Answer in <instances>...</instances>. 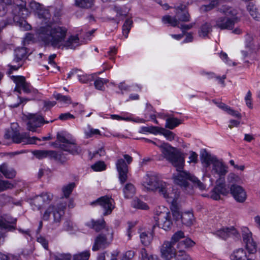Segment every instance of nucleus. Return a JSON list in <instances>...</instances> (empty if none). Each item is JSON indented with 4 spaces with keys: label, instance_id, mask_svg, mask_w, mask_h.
<instances>
[{
    "label": "nucleus",
    "instance_id": "obj_38",
    "mask_svg": "<svg viewBox=\"0 0 260 260\" xmlns=\"http://www.w3.org/2000/svg\"><path fill=\"white\" fill-rule=\"evenodd\" d=\"M79 81L82 83H87L90 81L94 80V74L87 75V74H77Z\"/></svg>",
    "mask_w": 260,
    "mask_h": 260
},
{
    "label": "nucleus",
    "instance_id": "obj_50",
    "mask_svg": "<svg viewBox=\"0 0 260 260\" xmlns=\"http://www.w3.org/2000/svg\"><path fill=\"white\" fill-rule=\"evenodd\" d=\"M176 260H192L191 257L183 250L179 251L176 256Z\"/></svg>",
    "mask_w": 260,
    "mask_h": 260
},
{
    "label": "nucleus",
    "instance_id": "obj_35",
    "mask_svg": "<svg viewBox=\"0 0 260 260\" xmlns=\"http://www.w3.org/2000/svg\"><path fill=\"white\" fill-rule=\"evenodd\" d=\"M133 25V21L131 19H127L122 26V34L125 38L128 37V34Z\"/></svg>",
    "mask_w": 260,
    "mask_h": 260
},
{
    "label": "nucleus",
    "instance_id": "obj_59",
    "mask_svg": "<svg viewBox=\"0 0 260 260\" xmlns=\"http://www.w3.org/2000/svg\"><path fill=\"white\" fill-rule=\"evenodd\" d=\"M74 118V116L70 113H62L59 116V119L63 121L68 120L69 119H73Z\"/></svg>",
    "mask_w": 260,
    "mask_h": 260
},
{
    "label": "nucleus",
    "instance_id": "obj_21",
    "mask_svg": "<svg viewBox=\"0 0 260 260\" xmlns=\"http://www.w3.org/2000/svg\"><path fill=\"white\" fill-rule=\"evenodd\" d=\"M16 219L9 218L8 217L0 218V229L2 230H6L8 231H11L15 229V225L11 224H16Z\"/></svg>",
    "mask_w": 260,
    "mask_h": 260
},
{
    "label": "nucleus",
    "instance_id": "obj_36",
    "mask_svg": "<svg viewBox=\"0 0 260 260\" xmlns=\"http://www.w3.org/2000/svg\"><path fill=\"white\" fill-rule=\"evenodd\" d=\"M158 133L164 136L165 137L170 141L173 140L175 136V134L172 132L162 127L159 128Z\"/></svg>",
    "mask_w": 260,
    "mask_h": 260
},
{
    "label": "nucleus",
    "instance_id": "obj_10",
    "mask_svg": "<svg viewBox=\"0 0 260 260\" xmlns=\"http://www.w3.org/2000/svg\"><path fill=\"white\" fill-rule=\"evenodd\" d=\"M185 7L181 6L178 7V11L176 13V17H172L169 15L165 16L162 18V21L165 24H169L172 26H176L178 24V21H189V16L188 13L185 10Z\"/></svg>",
    "mask_w": 260,
    "mask_h": 260
},
{
    "label": "nucleus",
    "instance_id": "obj_24",
    "mask_svg": "<svg viewBox=\"0 0 260 260\" xmlns=\"http://www.w3.org/2000/svg\"><path fill=\"white\" fill-rule=\"evenodd\" d=\"M32 153L38 159H43L47 156L55 157L56 155V152L52 150H35Z\"/></svg>",
    "mask_w": 260,
    "mask_h": 260
},
{
    "label": "nucleus",
    "instance_id": "obj_7",
    "mask_svg": "<svg viewBox=\"0 0 260 260\" xmlns=\"http://www.w3.org/2000/svg\"><path fill=\"white\" fill-rule=\"evenodd\" d=\"M57 139L62 143L60 145V148L61 149L74 155L79 154L81 152V147L76 144V140L70 135L64 136L61 134H58Z\"/></svg>",
    "mask_w": 260,
    "mask_h": 260
},
{
    "label": "nucleus",
    "instance_id": "obj_34",
    "mask_svg": "<svg viewBox=\"0 0 260 260\" xmlns=\"http://www.w3.org/2000/svg\"><path fill=\"white\" fill-rule=\"evenodd\" d=\"M94 85L95 88L100 90H104L105 89L104 85L109 82L108 79L99 77H97L96 78H94Z\"/></svg>",
    "mask_w": 260,
    "mask_h": 260
},
{
    "label": "nucleus",
    "instance_id": "obj_48",
    "mask_svg": "<svg viewBox=\"0 0 260 260\" xmlns=\"http://www.w3.org/2000/svg\"><path fill=\"white\" fill-rule=\"evenodd\" d=\"M14 185L8 180L0 179V191L13 188Z\"/></svg>",
    "mask_w": 260,
    "mask_h": 260
},
{
    "label": "nucleus",
    "instance_id": "obj_53",
    "mask_svg": "<svg viewBox=\"0 0 260 260\" xmlns=\"http://www.w3.org/2000/svg\"><path fill=\"white\" fill-rule=\"evenodd\" d=\"M228 179L230 183H240L241 181V178L234 173H230L228 177Z\"/></svg>",
    "mask_w": 260,
    "mask_h": 260
},
{
    "label": "nucleus",
    "instance_id": "obj_60",
    "mask_svg": "<svg viewBox=\"0 0 260 260\" xmlns=\"http://www.w3.org/2000/svg\"><path fill=\"white\" fill-rule=\"evenodd\" d=\"M37 241L42 244L45 249H48V241L43 237H39L37 239Z\"/></svg>",
    "mask_w": 260,
    "mask_h": 260
},
{
    "label": "nucleus",
    "instance_id": "obj_23",
    "mask_svg": "<svg viewBox=\"0 0 260 260\" xmlns=\"http://www.w3.org/2000/svg\"><path fill=\"white\" fill-rule=\"evenodd\" d=\"M26 49L24 47L18 48L16 49L14 52V58L13 61L15 62H22V60L26 57Z\"/></svg>",
    "mask_w": 260,
    "mask_h": 260
},
{
    "label": "nucleus",
    "instance_id": "obj_57",
    "mask_svg": "<svg viewBox=\"0 0 260 260\" xmlns=\"http://www.w3.org/2000/svg\"><path fill=\"white\" fill-rule=\"evenodd\" d=\"M229 114L237 117L239 119H241L242 116L241 114L237 111H236L233 109H232L230 107H229L228 110L226 112Z\"/></svg>",
    "mask_w": 260,
    "mask_h": 260
},
{
    "label": "nucleus",
    "instance_id": "obj_9",
    "mask_svg": "<svg viewBox=\"0 0 260 260\" xmlns=\"http://www.w3.org/2000/svg\"><path fill=\"white\" fill-rule=\"evenodd\" d=\"M29 7L32 10L37 14L39 18L44 20L45 23L47 24L46 25H54L55 23H58V21L55 20L54 18L51 20V14L49 10L44 9L43 6L39 3L32 1L29 3Z\"/></svg>",
    "mask_w": 260,
    "mask_h": 260
},
{
    "label": "nucleus",
    "instance_id": "obj_18",
    "mask_svg": "<svg viewBox=\"0 0 260 260\" xmlns=\"http://www.w3.org/2000/svg\"><path fill=\"white\" fill-rule=\"evenodd\" d=\"M231 193L235 199L239 202L242 203L246 199V193L245 189L241 186L233 184L230 188Z\"/></svg>",
    "mask_w": 260,
    "mask_h": 260
},
{
    "label": "nucleus",
    "instance_id": "obj_41",
    "mask_svg": "<svg viewBox=\"0 0 260 260\" xmlns=\"http://www.w3.org/2000/svg\"><path fill=\"white\" fill-rule=\"evenodd\" d=\"M247 10L254 19H257L259 18V14L257 9L252 3H249L247 5Z\"/></svg>",
    "mask_w": 260,
    "mask_h": 260
},
{
    "label": "nucleus",
    "instance_id": "obj_3",
    "mask_svg": "<svg viewBox=\"0 0 260 260\" xmlns=\"http://www.w3.org/2000/svg\"><path fill=\"white\" fill-rule=\"evenodd\" d=\"M142 184L147 191L157 192L169 202H174L179 197L178 193L173 191L171 184L161 180L155 174L146 175L143 178Z\"/></svg>",
    "mask_w": 260,
    "mask_h": 260
},
{
    "label": "nucleus",
    "instance_id": "obj_43",
    "mask_svg": "<svg viewBox=\"0 0 260 260\" xmlns=\"http://www.w3.org/2000/svg\"><path fill=\"white\" fill-rule=\"evenodd\" d=\"M53 195L50 192H43L40 196H38L37 199L42 200L44 203L48 204L52 200Z\"/></svg>",
    "mask_w": 260,
    "mask_h": 260
},
{
    "label": "nucleus",
    "instance_id": "obj_39",
    "mask_svg": "<svg viewBox=\"0 0 260 260\" xmlns=\"http://www.w3.org/2000/svg\"><path fill=\"white\" fill-rule=\"evenodd\" d=\"M195 244L194 242L189 238H186L185 240L180 242L178 244V248L181 249H185L191 247Z\"/></svg>",
    "mask_w": 260,
    "mask_h": 260
},
{
    "label": "nucleus",
    "instance_id": "obj_61",
    "mask_svg": "<svg viewBox=\"0 0 260 260\" xmlns=\"http://www.w3.org/2000/svg\"><path fill=\"white\" fill-rule=\"evenodd\" d=\"M171 215L172 217L173 216L174 220L176 221L182 219V214H181L178 210H173Z\"/></svg>",
    "mask_w": 260,
    "mask_h": 260
},
{
    "label": "nucleus",
    "instance_id": "obj_63",
    "mask_svg": "<svg viewBox=\"0 0 260 260\" xmlns=\"http://www.w3.org/2000/svg\"><path fill=\"white\" fill-rule=\"evenodd\" d=\"M240 119H239V120H234V119L230 120L229 121L230 124H229V127L230 128L232 129L234 127L239 126V125L240 123Z\"/></svg>",
    "mask_w": 260,
    "mask_h": 260
},
{
    "label": "nucleus",
    "instance_id": "obj_44",
    "mask_svg": "<svg viewBox=\"0 0 260 260\" xmlns=\"http://www.w3.org/2000/svg\"><path fill=\"white\" fill-rule=\"evenodd\" d=\"M75 187L74 183H70L64 186H63L62 188V192L63 193L64 197L67 199L70 194L72 192L73 188Z\"/></svg>",
    "mask_w": 260,
    "mask_h": 260
},
{
    "label": "nucleus",
    "instance_id": "obj_1",
    "mask_svg": "<svg viewBox=\"0 0 260 260\" xmlns=\"http://www.w3.org/2000/svg\"><path fill=\"white\" fill-rule=\"evenodd\" d=\"M146 141L159 146L164 157L176 168L177 172L173 176L175 184L182 188L186 189L189 187L188 180H190L194 183V185H196L200 189H205L206 186L196 177L187 172L181 170L184 165V159L181 154L174 151V148L167 143H163L159 145L151 140L146 139Z\"/></svg>",
    "mask_w": 260,
    "mask_h": 260
},
{
    "label": "nucleus",
    "instance_id": "obj_46",
    "mask_svg": "<svg viewBox=\"0 0 260 260\" xmlns=\"http://www.w3.org/2000/svg\"><path fill=\"white\" fill-rule=\"evenodd\" d=\"M89 251L86 250L74 256V260H88L90 257Z\"/></svg>",
    "mask_w": 260,
    "mask_h": 260
},
{
    "label": "nucleus",
    "instance_id": "obj_30",
    "mask_svg": "<svg viewBox=\"0 0 260 260\" xmlns=\"http://www.w3.org/2000/svg\"><path fill=\"white\" fill-rule=\"evenodd\" d=\"M94 0H75V5L78 7L89 9L94 5Z\"/></svg>",
    "mask_w": 260,
    "mask_h": 260
},
{
    "label": "nucleus",
    "instance_id": "obj_29",
    "mask_svg": "<svg viewBox=\"0 0 260 260\" xmlns=\"http://www.w3.org/2000/svg\"><path fill=\"white\" fill-rule=\"evenodd\" d=\"M215 191H218L221 194L226 195L228 193V190L225 187V184L224 182V178L220 179L217 181V184L214 187Z\"/></svg>",
    "mask_w": 260,
    "mask_h": 260
},
{
    "label": "nucleus",
    "instance_id": "obj_32",
    "mask_svg": "<svg viewBox=\"0 0 260 260\" xmlns=\"http://www.w3.org/2000/svg\"><path fill=\"white\" fill-rule=\"evenodd\" d=\"M12 0H0V16H5L8 11V7L11 5Z\"/></svg>",
    "mask_w": 260,
    "mask_h": 260
},
{
    "label": "nucleus",
    "instance_id": "obj_4",
    "mask_svg": "<svg viewBox=\"0 0 260 260\" xmlns=\"http://www.w3.org/2000/svg\"><path fill=\"white\" fill-rule=\"evenodd\" d=\"M201 157L205 167H208L212 165L211 173L214 176L218 177L220 180L224 178V176L228 173V167L221 160L207 152L203 153Z\"/></svg>",
    "mask_w": 260,
    "mask_h": 260
},
{
    "label": "nucleus",
    "instance_id": "obj_62",
    "mask_svg": "<svg viewBox=\"0 0 260 260\" xmlns=\"http://www.w3.org/2000/svg\"><path fill=\"white\" fill-rule=\"evenodd\" d=\"M110 117L113 119H116L117 120H125V121H131L133 120L131 118L128 117H122L118 115H111Z\"/></svg>",
    "mask_w": 260,
    "mask_h": 260
},
{
    "label": "nucleus",
    "instance_id": "obj_51",
    "mask_svg": "<svg viewBox=\"0 0 260 260\" xmlns=\"http://www.w3.org/2000/svg\"><path fill=\"white\" fill-rule=\"evenodd\" d=\"M16 17L15 16L13 18H9L7 20H3L0 21V31L5 28L6 25L11 24L13 22L15 21L16 20Z\"/></svg>",
    "mask_w": 260,
    "mask_h": 260
},
{
    "label": "nucleus",
    "instance_id": "obj_28",
    "mask_svg": "<svg viewBox=\"0 0 260 260\" xmlns=\"http://www.w3.org/2000/svg\"><path fill=\"white\" fill-rule=\"evenodd\" d=\"M92 228L95 230L96 232H99L101 231L102 229H104V230L107 231L108 232H110V231H112V230H109L108 228L105 226V222L104 220H101L98 221H92Z\"/></svg>",
    "mask_w": 260,
    "mask_h": 260
},
{
    "label": "nucleus",
    "instance_id": "obj_15",
    "mask_svg": "<svg viewBox=\"0 0 260 260\" xmlns=\"http://www.w3.org/2000/svg\"><path fill=\"white\" fill-rule=\"evenodd\" d=\"M174 244L169 241L164 242L160 247L161 256L165 260H171L176 256V250Z\"/></svg>",
    "mask_w": 260,
    "mask_h": 260
},
{
    "label": "nucleus",
    "instance_id": "obj_8",
    "mask_svg": "<svg viewBox=\"0 0 260 260\" xmlns=\"http://www.w3.org/2000/svg\"><path fill=\"white\" fill-rule=\"evenodd\" d=\"M123 157L124 159L118 158L116 162L119 179L121 183H124L127 180L128 172V165L133 161L132 157L128 154L123 155Z\"/></svg>",
    "mask_w": 260,
    "mask_h": 260
},
{
    "label": "nucleus",
    "instance_id": "obj_19",
    "mask_svg": "<svg viewBox=\"0 0 260 260\" xmlns=\"http://www.w3.org/2000/svg\"><path fill=\"white\" fill-rule=\"evenodd\" d=\"M212 233L213 234L221 239H226L232 235L235 236L237 234V231L236 229L233 226L231 228L222 227L216 230L213 231Z\"/></svg>",
    "mask_w": 260,
    "mask_h": 260
},
{
    "label": "nucleus",
    "instance_id": "obj_11",
    "mask_svg": "<svg viewBox=\"0 0 260 260\" xmlns=\"http://www.w3.org/2000/svg\"><path fill=\"white\" fill-rule=\"evenodd\" d=\"M14 81L16 84L15 90L21 93V90L27 94H31L33 95L38 93L37 89L34 88L31 85L26 81L25 77L23 76L14 77Z\"/></svg>",
    "mask_w": 260,
    "mask_h": 260
},
{
    "label": "nucleus",
    "instance_id": "obj_31",
    "mask_svg": "<svg viewBox=\"0 0 260 260\" xmlns=\"http://www.w3.org/2000/svg\"><path fill=\"white\" fill-rule=\"evenodd\" d=\"M193 220V215L191 212H188L182 213V223L187 226L192 224Z\"/></svg>",
    "mask_w": 260,
    "mask_h": 260
},
{
    "label": "nucleus",
    "instance_id": "obj_13",
    "mask_svg": "<svg viewBox=\"0 0 260 260\" xmlns=\"http://www.w3.org/2000/svg\"><path fill=\"white\" fill-rule=\"evenodd\" d=\"M154 218L159 228L167 231L172 229L173 222L170 212H160Z\"/></svg>",
    "mask_w": 260,
    "mask_h": 260
},
{
    "label": "nucleus",
    "instance_id": "obj_54",
    "mask_svg": "<svg viewBox=\"0 0 260 260\" xmlns=\"http://www.w3.org/2000/svg\"><path fill=\"white\" fill-rule=\"evenodd\" d=\"M86 138L93 137L94 135H100V132L98 129L89 128L88 130L85 132Z\"/></svg>",
    "mask_w": 260,
    "mask_h": 260
},
{
    "label": "nucleus",
    "instance_id": "obj_5",
    "mask_svg": "<svg viewBox=\"0 0 260 260\" xmlns=\"http://www.w3.org/2000/svg\"><path fill=\"white\" fill-rule=\"evenodd\" d=\"M220 11L229 17H220L217 20L216 25L221 29H232L235 24L240 21V18L237 16V10L234 8L223 6L220 9Z\"/></svg>",
    "mask_w": 260,
    "mask_h": 260
},
{
    "label": "nucleus",
    "instance_id": "obj_55",
    "mask_svg": "<svg viewBox=\"0 0 260 260\" xmlns=\"http://www.w3.org/2000/svg\"><path fill=\"white\" fill-rule=\"evenodd\" d=\"M55 260H71V255L70 254H57L54 256Z\"/></svg>",
    "mask_w": 260,
    "mask_h": 260
},
{
    "label": "nucleus",
    "instance_id": "obj_17",
    "mask_svg": "<svg viewBox=\"0 0 260 260\" xmlns=\"http://www.w3.org/2000/svg\"><path fill=\"white\" fill-rule=\"evenodd\" d=\"M243 239L246 244V248L249 253L253 254L256 251V244L252 237V233L246 229L243 231Z\"/></svg>",
    "mask_w": 260,
    "mask_h": 260
},
{
    "label": "nucleus",
    "instance_id": "obj_49",
    "mask_svg": "<svg viewBox=\"0 0 260 260\" xmlns=\"http://www.w3.org/2000/svg\"><path fill=\"white\" fill-rule=\"evenodd\" d=\"M53 95L56 100L63 103L70 104L71 103V98L69 96L63 95L60 93H54Z\"/></svg>",
    "mask_w": 260,
    "mask_h": 260
},
{
    "label": "nucleus",
    "instance_id": "obj_14",
    "mask_svg": "<svg viewBox=\"0 0 260 260\" xmlns=\"http://www.w3.org/2000/svg\"><path fill=\"white\" fill-rule=\"evenodd\" d=\"M91 205H100L104 210V215L111 213L114 208V201L113 199L108 196L102 197L96 201L91 203Z\"/></svg>",
    "mask_w": 260,
    "mask_h": 260
},
{
    "label": "nucleus",
    "instance_id": "obj_25",
    "mask_svg": "<svg viewBox=\"0 0 260 260\" xmlns=\"http://www.w3.org/2000/svg\"><path fill=\"white\" fill-rule=\"evenodd\" d=\"M231 259L232 260H248L252 259L251 258H248L245 252L243 249H239L233 252L231 255Z\"/></svg>",
    "mask_w": 260,
    "mask_h": 260
},
{
    "label": "nucleus",
    "instance_id": "obj_6",
    "mask_svg": "<svg viewBox=\"0 0 260 260\" xmlns=\"http://www.w3.org/2000/svg\"><path fill=\"white\" fill-rule=\"evenodd\" d=\"M67 206L66 202H62L56 205L50 206L45 212L43 218L44 220H48L50 214H52L53 220L52 224L55 227L58 226L64 214V210Z\"/></svg>",
    "mask_w": 260,
    "mask_h": 260
},
{
    "label": "nucleus",
    "instance_id": "obj_20",
    "mask_svg": "<svg viewBox=\"0 0 260 260\" xmlns=\"http://www.w3.org/2000/svg\"><path fill=\"white\" fill-rule=\"evenodd\" d=\"M43 121L41 116L37 114H30L27 123V129L29 131L36 132V128L40 127Z\"/></svg>",
    "mask_w": 260,
    "mask_h": 260
},
{
    "label": "nucleus",
    "instance_id": "obj_40",
    "mask_svg": "<svg viewBox=\"0 0 260 260\" xmlns=\"http://www.w3.org/2000/svg\"><path fill=\"white\" fill-rule=\"evenodd\" d=\"M140 237L142 243L145 246L148 245L152 239V235L150 233H147L146 232L142 233L140 234Z\"/></svg>",
    "mask_w": 260,
    "mask_h": 260
},
{
    "label": "nucleus",
    "instance_id": "obj_22",
    "mask_svg": "<svg viewBox=\"0 0 260 260\" xmlns=\"http://www.w3.org/2000/svg\"><path fill=\"white\" fill-rule=\"evenodd\" d=\"M0 172L7 178L12 179L15 177L16 172L13 168L9 167L6 163L0 166Z\"/></svg>",
    "mask_w": 260,
    "mask_h": 260
},
{
    "label": "nucleus",
    "instance_id": "obj_52",
    "mask_svg": "<svg viewBox=\"0 0 260 260\" xmlns=\"http://www.w3.org/2000/svg\"><path fill=\"white\" fill-rule=\"evenodd\" d=\"M91 168L95 171H101L105 170L106 165L103 161H99L92 165Z\"/></svg>",
    "mask_w": 260,
    "mask_h": 260
},
{
    "label": "nucleus",
    "instance_id": "obj_64",
    "mask_svg": "<svg viewBox=\"0 0 260 260\" xmlns=\"http://www.w3.org/2000/svg\"><path fill=\"white\" fill-rule=\"evenodd\" d=\"M105 154V151L103 148H100L98 150L93 152L92 158L93 157H96L98 155L100 156H104Z\"/></svg>",
    "mask_w": 260,
    "mask_h": 260
},
{
    "label": "nucleus",
    "instance_id": "obj_37",
    "mask_svg": "<svg viewBox=\"0 0 260 260\" xmlns=\"http://www.w3.org/2000/svg\"><path fill=\"white\" fill-rule=\"evenodd\" d=\"M111 11L112 13H116L115 19L112 18V20H116L121 16H126L123 9L119 6L115 5L112 6L111 8Z\"/></svg>",
    "mask_w": 260,
    "mask_h": 260
},
{
    "label": "nucleus",
    "instance_id": "obj_33",
    "mask_svg": "<svg viewBox=\"0 0 260 260\" xmlns=\"http://www.w3.org/2000/svg\"><path fill=\"white\" fill-rule=\"evenodd\" d=\"M212 30V26L208 23H205L203 24L199 31V36L201 37L205 38L207 37L208 34Z\"/></svg>",
    "mask_w": 260,
    "mask_h": 260
},
{
    "label": "nucleus",
    "instance_id": "obj_58",
    "mask_svg": "<svg viewBox=\"0 0 260 260\" xmlns=\"http://www.w3.org/2000/svg\"><path fill=\"white\" fill-rule=\"evenodd\" d=\"M245 101L246 104L249 108H252V104L251 103V93L250 91H248L245 97Z\"/></svg>",
    "mask_w": 260,
    "mask_h": 260
},
{
    "label": "nucleus",
    "instance_id": "obj_2",
    "mask_svg": "<svg viewBox=\"0 0 260 260\" xmlns=\"http://www.w3.org/2000/svg\"><path fill=\"white\" fill-rule=\"evenodd\" d=\"M56 24L42 26L38 30L39 38L45 44L61 49H75L79 45V38L76 36H72L64 41L67 29Z\"/></svg>",
    "mask_w": 260,
    "mask_h": 260
},
{
    "label": "nucleus",
    "instance_id": "obj_16",
    "mask_svg": "<svg viewBox=\"0 0 260 260\" xmlns=\"http://www.w3.org/2000/svg\"><path fill=\"white\" fill-rule=\"evenodd\" d=\"M12 139L14 143L22 144V145L35 144L36 141H41V139L36 137H30L26 133H16L12 136Z\"/></svg>",
    "mask_w": 260,
    "mask_h": 260
},
{
    "label": "nucleus",
    "instance_id": "obj_27",
    "mask_svg": "<svg viewBox=\"0 0 260 260\" xmlns=\"http://www.w3.org/2000/svg\"><path fill=\"white\" fill-rule=\"evenodd\" d=\"M182 123L181 120L174 117H168L166 119L165 127L170 129H173Z\"/></svg>",
    "mask_w": 260,
    "mask_h": 260
},
{
    "label": "nucleus",
    "instance_id": "obj_56",
    "mask_svg": "<svg viewBox=\"0 0 260 260\" xmlns=\"http://www.w3.org/2000/svg\"><path fill=\"white\" fill-rule=\"evenodd\" d=\"M0 260H19V259L12 254H5L0 252Z\"/></svg>",
    "mask_w": 260,
    "mask_h": 260
},
{
    "label": "nucleus",
    "instance_id": "obj_26",
    "mask_svg": "<svg viewBox=\"0 0 260 260\" xmlns=\"http://www.w3.org/2000/svg\"><path fill=\"white\" fill-rule=\"evenodd\" d=\"M124 197L129 199L133 197L136 193V188L132 183H127L123 189Z\"/></svg>",
    "mask_w": 260,
    "mask_h": 260
},
{
    "label": "nucleus",
    "instance_id": "obj_47",
    "mask_svg": "<svg viewBox=\"0 0 260 260\" xmlns=\"http://www.w3.org/2000/svg\"><path fill=\"white\" fill-rule=\"evenodd\" d=\"M184 234L182 231H177L173 234L170 242H172L175 245L181 239L184 238Z\"/></svg>",
    "mask_w": 260,
    "mask_h": 260
},
{
    "label": "nucleus",
    "instance_id": "obj_12",
    "mask_svg": "<svg viewBox=\"0 0 260 260\" xmlns=\"http://www.w3.org/2000/svg\"><path fill=\"white\" fill-rule=\"evenodd\" d=\"M113 239V232H108L106 234H99L94 239L92 250L94 251L104 249L109 246Z\"/></svg>",
    "mask_w": 260,
    "mask_h": 260
},
{
    "label": "nucleus",
    "instance_id": "obj_45",
    "mask_svg": "<svg viewBox=\"0 0 260 260\" xmlns=\"http://www.w3.org/2000/svg\"><path fill=\"white\" fill-rule=\"evenodd\" d=\"M132 206L134 208L140 209H147L148 208V206L146 203L137 198L133 201Z\"/></svg>",
    "mask_w": 260,
    "mask_h": 260
},
{
    "label": "nucleus",
    "instance_id": "obj_42",
    "mask_svg": "<svg viewBox=\"0 0 260 260\" xmlns=\"http://www.w3.org/2000/svg\"><path fill=\"white\" fill-rule=\"evenodd\" d=\"M159 127L152 125L142 126L141 127L140 132L141 133H149L153 134H158Z\"/></svg>",
    "mask_w": 260,
    "mask_h": 260
}]
</instances>
